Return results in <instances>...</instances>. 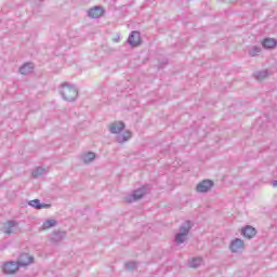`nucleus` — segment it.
<instances>
[{"label":"nucleus","mask_w":277,"mask_h":277,"mask_svg":"<svg viewBox=\"0 0 277 277\" xmlns=\"http://www.w3.org/2000/svg\"><path fill=\"white\" fill-rule=\"evenodd\" d=\"M29 207H32V209H50L51 205L49 203H40L39 199H34L28 202Z\"/></svg>","instance_id":"4468645a"},{"label":"nucleus","mask_w":277,"mask_h":277,"mask_svg":"<svg viewBox=\"0 0 277 277\" xmlns=\"http://www.w3.org/2000/svg\"><path fill=\"white\" fill-rule=\"evenodd\" d=\"M114 42H120V37L115 38V39H114Z\"/></svg>","instance_id":"b1692460"},{"label":"nucleus","mask_w":277,"mask_h":277,"mask_svg":"<svg viewBox=\"0 0 277 277\" xmlns=\"http://www.w3.org/2000/svg\"><path fill=\"white\" fill-rule=\"evenodd\" d=\"M60 94L62 95L64 101L72 103V101H77V96H79V91L77 90L76 85L65 82L61 85Z\"/></svg>","instance_id":"f03ea898"},{"label":"nucleus","mask_w":277,"mask_h":277,"mask_svg":"<svg viewBox=\"0 0 277 277\" xmlns=\"http://www.w3.org/2000/svg\"><path fill=\"white\" fill-rule=\"evenodd\" d=\"M189 230H192V221H185L180 226V232L175 235V243H177V246H181V243H185V241H187Z\"/></svg>","instance_id":"7ed1b4c3"},{"label":"nucleus","mask_w":277,"mask_h":277,"mask_svg":"<svg viewBox=\"0 0 277 277\" xmlns=\"http://www.w3.org/2000/svg\"><path fill=\"white\" fill-rule=\"evenodd\" d=\"M53 226H57V221L53 219L47 220L42 224V230H49V228H53Z\"/></svg>","instance_id":"6ab92c4d"},{"label":"nucleus","mask_w":277,"mask_h":277,"mask_svg":"<svg viewBox=\"0 0 277 277\" xmlns=\"http://www.w3.org/2000/svg\"><path fill=\"white\" fill-rule=\"evenodd\" d=\"M66 237V232L55 230L51 235V241L53 243H60Z\"/></svg>","instance_id":"ddd939ff"},{"label":"nucleus","mask_w":277,"mask_h":277,"mask_svg":"<svg viewBox=\"0 0 277 277\" xmlns=\"http://www.w3.org/2000/svg\"><path fill=\"white\" fill-rule=\"evenodd\" d=\"M146 194V188H138L132 193L129 197H126V202H135L137 200H141V198H144V195Z\"/></svg>","instance_id":"0eeeda50"},{"label":"nucleus","mask_w":277,"mask_h":277,"mask_svg":"<svg viewBox=\"0 0 277 277\" xmlns=\"http://www.w3.org/2000/svg\"><path fill=\"white\" fill-rule=\"evenodd\" d=\"M16 263L19 267H27V265H31V263H34V256H30L27 253H21Z\"/></svg>","instance_id":"6e6552de"},{"label":"nucleus","mask_w":277,"mask_h":277,"mask_svg":"<svg viewBox=\"0 0 277 277\" xmlns=\"http://www.w3.org/2000/svg\"><path fill=\"white\" fill-rule=\"evenodd\" d=\"M276 44H277L276 40L272 38H265L262 42L263 49H274Z\"/></svg>","instance_id":"f3484780"},{"label":"nucleus","mask_w":277,"mask_h":277,"mask_svg":"<svg viewBox=\"0 0 277 277\" xmlns=\"http://www.w3.org/2000/svg\"><path fill=\"white\" fill-rule=\"evenodd\" d=\"M124 122L122 121H115L108 127L109 133H113V135H117L116 140L118 144H124V142H129V138L131 137L130 131H126L123 134H120L122 133V131H124Z\"/></svg>","instance_id":"f257e3e1"},{"label":"nucleus","mask_w":277,"mask_h":277,"mask_svg":"<svg viewBox=\"0 0 277 277\" xmlns=\"http://www.w3.org/2000/svg\"><path fill=\"white\" fill-rule=\"evenodd\" d=\"M213 187V181L211 180H203L196 186V192L198 194H207Z\"/></svg>","instance_id":"423d86ee"},{"label":"nucleus","mask_w":277,"mask_h":277,"mask_svg":"<svg viewBox=\"0 0 277 277\" xmlns=\"http://www.w3.org/2000/svg\"><path fill=\"white\" fill-rule=\"evenodd\" d=\"M259 53H261V47L253 45L249 50L250 57H256V55H259Z\"/></svg>","instance_id":"4be33fe9"},{"label":"nucleus","mask_w":277,"mask_h":277,"mask_svg":"<svg viewBox=\"0 0 277 277\" xmlns=\"http://www.w3.org/2000/svg\"><path fill=\"white\" fill-rule=\"evenodd\" d=\"M21 75H31L34 72V65L31 63H26L19 68Z\"/></svg>","instance_id":"dca6fc26"},{"label":"nucleus","mask_w":277,"mask_h":277,"mask_svg":"<svg viewBox=\"0 0 277 277\" xmlns=\"http://www.w3.org/2000/svg\"><path fill=\"white\" fill-rule=\"evenodd\" d=\"M128 44H130V47H140V44H142V38L140 37V31L134 30L129 35Z\"/></svg>","instance_id":"1a4fd4ad"},{"label":"nucleus","mask_w":277,"mask_h":277,"mask_svg":"<svg viewBox=\"0 0 277 277\" xmlns=\"http://www.w3.org/2000/svg\"><path fill=\"white\" fill-rule=\"evenodd\" d=\"M43 174H47V169H44L42 167H38L36 170L32 171L34 179L43 176Z\"/></svg>","instance_id":"aec40b11"},{"label":"nucleus","mask_w":277,"mask_h":277,"mask_svg":"<svg viewBox=\"0 0 277 277\" xmlns=\"http://www.w3.org/2000/svg\"><path fill=\"white\" fill-rule=\"evenodd\" d=\"M241 235H243V237H246L247 239H252V237H255V235H256V229L254 227L248 225L242 228Z\"/></svg>","instance_id":"f8f14e48"},{"label":"nucleus","mask_w":277,"mask_h":277,"mask_svg":"<svg viewBox=\"0 0 277 277\" xmlns=\"http://www.w3.org/2000/svg\"><path fill=\"white\" fill-rule=\"evenodd\" d=\"M273 187H277V181H273Z\"/></svg>","instance_id":"393cba45"},{"label":"nucleus","mask_w":277,"mask_h":277,"mask_svg":"<svg viewBox=\"0 0 277 277\" xmlns=\"http://www.w3.org/2000/svg\"><path fill=\"white\" fill-rule=\"evenodd\" d=\"M245 243L240 238H235L229 243V250L233 254H241L243 252Z\"/></svg>","instance_id":"39448f33"},{"label":"nucleus","mask_w":277,"mask_h":277,"mask_svg":"<svg viewBox=\"0 0 277 277\" xmlns=\"http://www.w3.org/2000/svg\"><path fill=\"white\" fill-rule=\"evenodd\" d=\"M137 263L135 262H128L126 263V269H129L130 272H133V269H136Z\"/></svg>","instance_id":"5701e85b"},{"label":"nucleus","mask_w":277,"mask_h":277,"mask_svg":"<svg viewBox=\"0 0 277 277\" xmlns=\"http://www.w3.org/2000/svg\"><path fill=\"white\" fill-rule=\"evenodd\" d=\"M202 265V258H193L189 262V267H200Z\"/></svg>","instance_id":"412c9836"},{"label":"nucleus","mask_w":277,"mask_h":277,"mask_svg":"<svg viewBox=\"0 0 277 277\" xmlns=\"http://www.w3.org/2000/svg\"><path fill=\"white\" fill-rule=\"evenodd\" d=\"M272 74L267 69L255 71L253 74V76L255 77V79H258V81H263V79H267V77H269Z\"/></svg>","instance_id":"2eb2a0df"},{"label":"nucleus","mask_w":277,"mask_h":277,"mask_svg":"<svg viewBox=\"0 0 277 277\" xmlns=\"http://www.w3.org/2000/svg\"><path fill=\"white\" fill-rule=\"evenodd\" d=\"M96 159V154L89 151L87 154L82 155V161L83 163H92V161Z\"/></svg>","instance_id":"a211bd4d"},{"label":"nucleus","mask_w":277,"mask_h":277,"mask_svg":"<svg viewBox=\"0 0 277 277\" xmlns=\"http://www.w3.org/2000/svg\"><path fill=\"white\" fill-rule=\"evenodd\" d=\"M21 266H18V263L16 261H9L4 262L2 265V272L6 276H12L18 272Z\"/></svg>","instance_id":"20e7f679"},{"label":"nucleus","mask_w":277,"mask_h":277,"mask_svg":"<svg viewBox=\"0 0 277 277\" xmlns=\"http://www.w3.org/2000/svg\"><path fill=\"white\" fill-rule=\"evenodd\" d=\"M103 14H105V11L101 6L91 8L88 11L89 18H101V16H103Z\"/></svg>","instance_id":"9d476101"},{"label":"nucleus","mask_w":277,"mask_h":277,"mask_svg":"<svg viewBox=\"0 0 277 277\" xmlns=\"http://www.w3.org/2000/svg\"><path fill=\"white\" fill-rule=\"evenodd\" d=\"M16 226L17 224L15 221H8L3 224L2 233H4V235H12V233L16 230Z\"/></svg>","instance_id":"9b49d317"}]
</instances>
